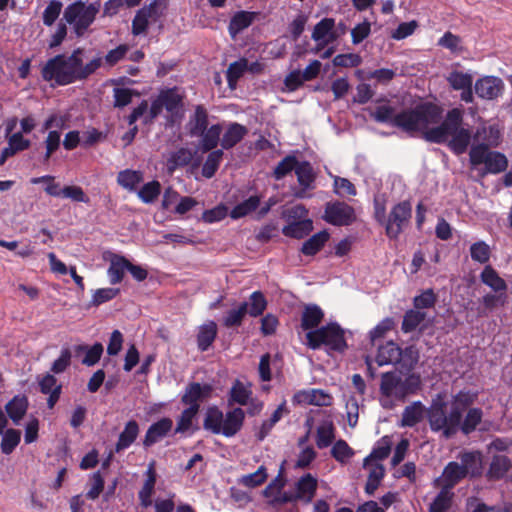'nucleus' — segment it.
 I'll list each match as a JSON object with an SVG mask.
<instances>
[{"instance_id": "f257e3e1", "label": "nucleus", "mask_w": 512, "mask_h": 512, "mask_svg": "<svg viewBox=\"0 0 512 512\" xmlns=\"http://www.w3.org/2000/svg\"><path fill=\"white\" fill-rule=\"evenodd\" d=\"M478 392L461 390L452 397L450 411L447 413V401L444 393H438L428 408V422L433 432H439L448 439L454 436L460 427L463 411L474 404Z\"/></svg>"}, {"instance_id": "f03ea898", "label": "nucleus", "mask_w": 512, "mask_h": 512, "mask_svg": "<svg viewBox=\"0 0 512 512\" xmlns=\"http://www.w3.org/2000/svg\"><path fill=\"white\" fill-rule=\"evenodd\" d=\"M462 123L463 111L453 108L447 112L441 123L429 124L420 132L426 141L437 144L446 143L454 154L461 155L467 151L472 138L470 129L463 127Z\"/></svg>"}, {"instance_id": "7ed1b4c3", "label": "nucleus", "mask_w": 512, "mask_h": 512, "mask_svg": "<svg viewBox=\"0 0 512 512\" xmlns=\"http://www.w3.org/2000/svg\"><path fill=\"white\" fill-rule=\"evenodd\" d=\"M371 116L377 122L390 123L406 132H420L429 124H437L442 119V110L434 104L424 103L414 109L395 114L393 107L381 105Z\"/></svg>"}, {"instance_id": "20e7f679", "label": "nucleus", "mask_w": 512, "mask_h": 512, "mask_svg": "<svg viewBox=\"0 0 512 512\" xmlns=\"http://www.w3.org/2000/svg\"><path fill=\"white\" fill-rule=\"evenodd\" d=\"M421 388L420 376L410 374L401 377L396 373H384L381 378V404L392 408L396 402H404L408 396L415 395Z\"/></svg>"}, {"instance_id": "39448f33", "label": "nucleus", "mask_w": 512, "mask_h": 512, "mask_svg": "<svg viewBox=\"0 0 512 512\" xmlns=\"http://www.w3.org/2000/svg\"><path fill=\"white\" fill-rule=\"evenodd\" d=\"M244 419L245 411L240 407L224 414L217 406H210L205 412L203 427L213 434L230 438L242 429Z\"/></svg>"}, {"instance_id": "423d86ee", "label": "nucleus", "mask_w": 512, "mask_h": 512, "mask_svg": "<svg viewBox=\"0 0 512 512\" xmlns=\"http://www.w3.org/2000/svg\"><path fill=\"white\" fill-rule=\"evenodd\" d=\"M78 54H82V50L77 49L70 56L57 55L49 59L41 70L43 79L54 81L57 85H67L79 80Z\"/></svg>"}, {"instance_id": "0eeeda50", "label": "nucleus", "mask_w": 512, "mask_h": 512, "mask_svg": "<svg viewBox=\"0 0 512 512\" xmlns=\"http://www.w3.org/2000/svg\"><path fill=\"white\" fill-rule=\"evenodd\" d=\"M471 170L476 171L480 178L488 174H498L506 170L508 160L498 151H492L486 145H472L469 151Z\"/></svg>"}, {"instance_id": "6e6552de", "label": "nucleus", "mask_w": 512, "mask_h": 512, "mask_svg": "<svg viewBox=\"0 0 512 512\" xmlns=\"http://www.w3.org/2000/svg\"><path fill=\"white\" fill-rule=\"evenodd\" d=\"M306 344L311 349L321 346L328 350L343 351L347 344L343 329L335 322L329 323L306 333Z\"/></svg>"}, {"instance_id": "1a4fd4ad", "label": "nucleus", "mask_w": 512, "mask_h": 512, "mask_svg": "<svg viewBox=\"0 0 512 512\" xmlns=\"http://www.w3.org/2000/svg\"><path fill=\"white\" fill-rule=\"evenodd\" d=\"M419 360V352L414 346L401 349L393 341H388L378 348L376 363L378 366L399 364L403 369L411 370Z\"/></svg>"}, {"instance_id": "9d476101", "label": "nucleus", "mask_w": 512, "mask_h": 512, "mask_svg": "<svg viewBox=\"0 0 512 512\" xmlns=\"http://www.w3.org/2000/svg\"><path fill=\"white\" fill-rule=\"evenodd\" d=\"M101 9V3L76 1L68 5L64 11L65 20L73 27L78 36H82L94 22Z\"/></svg>"}, {"instance_id": "9b49d317", "label": "nucleus", "mask_w": 512, "mask_h": 512, "mask_svg": "<svg viewBox=\"0 0 512 512\" xmlns=\"http://www.w3.org/2000/svg\"><path fill=\"white\" fill-rule=\"evenodd\" d=\"M412 214L409 201H402L394 205L385 220L384 209L376 211L378 221L385 224L386 234L391 239H396L408 226Z\"/></svg>"}, {"instance_id": "f8f14e48", "label": "nucleus", "mask_w": 512, "mask_h": 512, "mask_svg": "<svg viewBox=\"0 0 512 512\" xmlns=\"http://www.w3.org/2000/svg\"><path fill=\"white\" fill-rule=\"evenodd\" d=\"M324 219L335 226H347L355 220V212L348 204L336 202L326 206Z\"/></svg>"}, {"instance_id": "ddd939ff", "label": "nucleus", "mask_w": 512, "mask_h": 512, "mask_svg": "<svg viewBox=\"0 0 512 512\" xmlns=\"http://www.w3.org/2000/svg\"><path fill=\"white\" fill-rule=\"evenodd\" d=\"M334 28L335 20L333 18H323L314 26L311 37L317 44L314 51L315 53L325 48L327 45L333 43L337 39Z\"/></svg>"}, {"instance_id": "4468645a", "label": "nucleus", "mask_w": 512, "mask_h": 512, "mask_svg": "<svg viewBox=\"0 0 512 512\" xmlns=\"http://www.w3.org/2000/svg\"><path fill=\"white\" fill-rule=\"evenodd\" d=\"M295 174L299 183V188L294 190V196L297 198H306L310 196L308 191L314 189L315 173L310 163L303 161L296 166Z\"/></svg>"}, {"instance_id": "2eb2a0df", "label": "nucleus", "mask_w": 512, "mask_h": 512, "mask_svg": "<svg viewBox=\"0 0 512 512\" xmlns=\"http://www.w3.org/2000/svg\"><path fill=\"white\" fill-rule=\"evenodd\" d=\"M475 93L482 99L498 98L504 89L503 81L495 76H485L478 79L474 85Z\"/></svg>"}, {"instance_id": "dca6fc26", "label": "nucleus", "mask_w": 512, "mask_h": 512, "mask_svg": "<svg viewBox=\"0 0 512 512\" xmlns=\"http://www.w3.org/2000/svg\"><path fill=\"white\" fill-rule=\"evenodd\" d=\"M333 397L322 389H303L296 392L293 402L299 405L329 406Z\"/></svg>"}, {"instance_id": "f3484780", "label": "nucleus", "mask_w": 512, "mask_h": 512, "mask_svg": "<svg viewBox=\"0 0 512 512\" xmlns=\"http://www.w3.org/2000/svg\"><path fill=\"white\" fill-rule=\"evenodd\" d=\"M212 392L213 387L210 384L191 383L186 387L181 401L189 407L197 406L199 409V403L209 399Z\"/></svg>"}, {"instance_id": "a211bd4d", "label": "nucleus", "mask_w": 512, "mask_h": 512, "mask_svg": "<svg viewBox=\"0 0 512 512\" xmlns=\"http://www.w3.org/2000/svg\"><path fill=\"white\" fill-rule=\"evenodd\" d=\"M460 464L470 478L480 477L483 473V455L480 451H465L459 454Z\"/></svg>"}, {"instance_id": "6ab92c4d", "label": "nucleus", "mask_w": 512, "mask_h": 512, "mask_svg": "<svg viewBox=\"0 0 512 512\" xmlns=\"http://www.w3.org/2000/svg\"><path fill=\"white\" fill-rule=\"evenodd\" d=\"M467 477L461 464L456 461L449 462L443 469L440 477L434 480V486H444L450 490L462 479Z\"/></svg>"}, {"instance_id": "aec40b11", "label": "nucleus", "mask_w": 512, "mask_h": 512, "mask_svg": "<svg viewBox=\"0 0 512 512\" xmlns=\"http://www.w3.org/2000/svg\"><path fill=\"white\" fill-rule=\"evenodd\" d=\"M317 479L310 473L303 475L295 484L294 498L310 503L317 490Z\"/></svg>"}, {"instance_id": "412c9836", "label": "nucleus", "mask_w": 512, "mask_h": 512, "mask_svg": "<svg viewBox=\"0 0 512 512\" xmlns=\"http://www.w3.org/2000/svg\"><path fill=\"white\" fill-rule=\"evenodd\" d=\"M173 421L170 418L164 417L159 421L153 423L147 430L143 445L150 447L164 438L172 429Z\"/></svg>"}, {"instance_id": "4be33fe9", "label": "nucleus", "mask_w": 512, "mask_h": 512, "mask_svg": "<svg viewBox=\"0 0 512 512\" xmlns=\"http://www.w3.org/2000/svg\"><path fill=\"white\" fill-rule=\"evenodd\" d=\"M425 414L428 416V409L425 408L422 402L414 401L404 408L399 425L401 427H414L423 420Z\"/></svg>"}, {"instance_id": "5701e85b", "label": "nucleus", "mask_w": 512, "mask_h": 512, "mask_svg": "<svg viewBox=\"0 0 512 512\" xmlns=\"http://www.w3.org/2000/svg\"><path fill=\"white\" fill-rule=\"evenodd\" d=\"M129 260L119 254H111L109 258V267L107 269V276L110 284L115 285L120 283L128 271Z\"/></svg>"}, {"instance_id": "b1692460", "label": "nucleus", "mask_w": 512, "mask_h": 512, "mask_svg": "<svg viewBox=\"0 0 512 512\" xmlns=\"http://www.w3.org/2000/svg\"><path fill=\"white\" fill-rule=\"evenodd\" d=\"M251 387L252 384L250 382H243L242 380L236 379L230 388L228 403L230 405H247L253 394Z\"/></svg>"}, {"instance_id": "393cba45", "label": "nucleus", "mask_w": 512, "mask_h": 512, "mask_svg": "<svg viewBox=\"0 0 512 512\" xmlns=\"http://www.w3.org/2000/svg\"><path fill=\"white\" fill-rule=\"evenodd\" d=\"M512 461L504 454H495L492 457L486 478L490 481L500 480L509 472Z\"/></svg>"}, {"instance_id": "a878e982", "label": "nucleus", "mask_w": 512, "mask_h": 512, "mask_svg": "<svg viewBox=\"0 0 512 512\" xmlns=\"http://www.w3.org/2000/svg\"><path fill=\"white\" fill-rule=\"evenodd\" d=\"M38 384L40 387V391L43 394H49L47 404L49 408H53L60 397L62 389L61 385L58 384L55 376L49 373L45 374L42 377H39Z\"/></svg>"}, {"instance_id": "bb28decb", "label": "nucleus", "mask_w": 512, "mask_h": 512, "mask_svg": "<svg viewBox=\"0 0 512 512\" xmlns=\"http://www.w3.org/2000/svg\"><path fill=\"white\" fill-rule=\"evenodd\" d=\"M160 100L164 108L172 115H177L182 108L183 92L179 88H170L160 91Z\"/></svg>"}, {"instance_id": "cd10ccee", "label": "nucleus", "mask_w": 512, "mask_h": 512, "mask_svg": "<svg viewBox=\"0 0 512 512\" xmlns=\"http://www.w3.org/2000/svg\"><path fill=\"white\" fill-rule=\"evenodd\" d=\"M480 280L495 293H504L507 290V284L498 272L490 265L483 268L480 274Z\"/></svg>"}, {"instance_id": "c85d7f7f", "label": "nucleus", "mask_w": 512, "mask_h": 512, "mask_svg": "<svg viewBox=\"0 0 512 512\" xmlns=\"http://www.w3.org/2000/svg\"><path fill=\"white\" fill-rule=\"evenodd\" d=\"M156 483V471H155V463H149L146 470V480L142 489L139 492V499L141 505L143 507H149L152 504L151 496L154 491V486Z\"/></svg>"}, {"instance_id": "c756f323", "label": "nucleus", "mask_w": 512, "mask_h": 512, "mask_svg": "<svg viewBox=\"0 0 512 512\" xmlns=\"http://www.w3.org/2000/svg\"><path fill=\"white\" fill-rule=\"evenodd\" d=\"M138 434V423L135 420L128 421L119 435L118 441L115 445V451L118 453L129 448L136 440Z\"/></svg>"}, {"instance_id": "7c9ffc66", "label": "nucleus", "mask_w": 512, "mask_h": 512, "mask_svg": "<svg viewBox=\"0 0 512 512\" xmlns=\"http://www.w3.org/2000/svg\"><path fill=\"white\" fill-rule=\"evenodd\" d=\"M323 317L324 313L319 306L315 304H309L303 310L301 318V327L307 332L315 330L314 328H316L320 324Z\"/></svg>"}, {"instance_id": "2f4dec72", "label": "nucleus", "mask_w": 512, "mask_h": 512, "mask_svg": "<svg viewBox=\"0 0 512 512\" xmlns=\"http://www.w3.org/2000/svg\"><path fill=\"white\" fill-rule=\"evenodd\" d=\"M475 137L481 140L476 145H486L487 147H497L501 140V132L497 125L482 126L477 129Z\"/></svg>"}, {"instance_id": "473e14b6", "label": "nucleus", "mask_w": 512, "mask_h": 512, "mask_svg": "<svg viewBox=\"0 0 512 512\" xmlns=\"http://www.w3.org/2000/svg\"><path fill=\"white\" fill-rule=\"evenodd\" d=\"M217 336V325L210 320L199 327L197 334V345L199 350L206 351L214 342Z\"/></svg>"}, {"instance_id": "72a5a7b5", "label": "nucleus", "mask_w": 512, "mask_h": 512, "mask_svg": "<svg viewBox=\"0 0 512 512\" xmlns=\"http://www.w3.org/2000/svg\"><path fill=\"white\" fill-rule=\"evenodd\" d=\"M157 14L156 4H152L149 7H144L139 10L133 19L132 32L135 35H139L145 32L149 20L154 18Z\"/></svg>"}, {"instance_id": "f704fd0d", "label": "nucleus", "mask_w": 512, "mask_h": 512, "mask_svg": "<svg viewBox=\"0 0 512 512\" xmlns=\"http://www.w3.org/2000/svg\"><path fill=\"white\" fill-rule=\"evenodd\" d=\"M28 400L25 396H15L6 405V411L15 425H18L27 412Z\"/></svg>"}, {"instance_id": "c9c22d12", "label": "nucleus", "mask_w": 512, "mask_h": 512, "mask_svg": "<svg viewBox=\"0 0 512 512\" xmlns=\"http://www.w3.org/2000/svg\"><path fill=\"white\" fill-rule=\"evenodd\" d=\"M247 134V128L238 123H232L229 125L221 140V146L223 149H230L240 142L243 137Z\"/></svg>"}, {"instance_id": "e433bc0d", "label": "nucleus", "mask_w": 512, "mask_h": 512, "mask_svg": "<svg viewBox=\"0 0 512 512\" xmlns=\"http://www.w3.org/2000/svg\"><path fill=\"white\" fill-rule=\"evenodd\" d=\"M221 133L222 127L220 124L212 125L208 129L206 128V130L199 135L201 136L200 149L203 152H208L214 149L219 143Z\"/></svg>"}, {"instance_id": "4c0bfd02", "label": "nucleus", "mask_w": 512, "mask_h": 512, "mask_svg": "<svg viewBox=\"0 0 512 512\" xmlns=\"http://www.w3.org/2000/svg\"><path fill=\"white\" fill-rule=\"evenodd\" d=\"M142 181V172L136 170H122L117 175V183L128 191H135Z\"/></svg>"}, {"instance_id": "58836bf2", "label": "nucleus", "mask_w": 512, "mask_h": 512, "mask_svg": "<svg viewBox=\"0 0 512 512\" xmlns=\"http://www.w3.org/2000/svg\"><path fill=\"white\" fill-rule=\"evenodd\" d=\"M335 439L332 421L325 420L317 427L316 445L318 448H327Z\"/></svg>"}, {"instance_id": "ea45409f", "label": "nucleus", "mask_w": 512, "mask_h": 512, "mask_svg": "<svg viewBox=\"0 0 512 512\" xmlns=\"http://www.w3.org/2000/svg\"><path fill=\"white\" fill-rule=\"evenodd\" d=\"M439 487L441 490L430 504L429 512H447L451 506L453 491L444 486Z\"/></svg>"}, {"instance_id": "a19ab883", "label": "nucleus", "mask_w": 512, "mask_h": 512, "mask_svg": "<svg viewBox=\"0 0 512 512\" xmlns=\"http://www.w3.org/2000/svg\"><path fill=\"white\" fill-rule=\"evenodd\" d=\"M289 411L286 406V402H282L277 409L272 413L270 419L263 421L259 432H258V439L262 441L272 430L274 425L282 419V417L287 414Z\"/></svg>"}, {"instance_id": "79ce46f5", "label": "nucleus", "mask_w": 512, "mask_h": 512, "mask_svg": "<svg viewBox=\"0 0 512 512\" xmlns=\"http://www.w3.org/2000/svg\"><path fill=\"white\" fill-rule=\"evenodd\" d=\"M328 239L329 234L326 231L318 232L303 243L301 251L305 255L313 256L324 246Z\"/></svg>"}, {"instance_id": "37998d69", "label": "nucleus", "mask_w": 512, "mask_h": 512, "mask_svg": "<svg viewBox=\"0 0 512 512\" xmlns=\"http://www.w3.org/2000/svg\"><path fill=\"white\" fill-rule=\"evenodd\" d=\"M247 69L248 61L245 58H241L238 61H235L229 65L226 72V77L228 86L231 89L236 88L238 80L243 76Z\"/></svg>"}, {"instance_id": "c03bdc74", "label": "nucleus", "mask_w": 512, "mask_h": 512, "mask_svg": "<svg viewBox=\"0 0 512 512\" xmlns=\"http://www.w3.org/2000/svg\"><path fill=\"white\" fill-rule=\"evenodd\" d=\"M450 87L454 90H462L464 88H471L473 85V75L469 72L452 71L446 77Z\"/></svg>"}, {"instance_id": "a18cd8bd", "label": "nucleus", "mask_w": 512, "mask_h": 512, "mask_svg": "<svg viewBox=\"0 0 512 512\" xmlns=\"http://www.w3.org/2000/svg\"><path fill=\"white\" fill-rule=\"evenodd\" d=\"M312 228V221L305 219L290 223L282 229V232L285 236L300 239L308 235Z\"/></svg>"}, {"instance_id": "49530a36", "label": "nucleus", "mask_w": 512, "mask_h": 512, "mask_svg": "<svg viewBox=\"0 0 512 512\" xmlns=\"http://www.w3.org/2000/svg\"><path fill=\"white\" fill-rule=\"evenodd\" d=\"M103 350V345L101 343H95L91 347L86 345H78L75 347V351L77 353H85L82 363L87 366L95 365L100 360Z\"/></svg>"}, {"instance_id": "de8ad7c7", "label": "nucleus", "mask_w": 512, "mask_h": 512, "mask_svg": "<svg viewBox=\"0 0 512 512\" xmlns=\"http://www.w3.org/2000/svg\"><path fill=\"white\" fill-rule=\"evenodd\" d=\"M482 417L483 412L480 408H470L464 419L460 421L459 430H461L465 435L470 434L481 422Z\"/></svg>"}, {"instance_id": "09e8293b", "label": "nucleus", "mask_w": 512, "mask_h": 512, "mask_svg": "<svg viewBox=\"0 0 512 512\" xmlns=\"http://www.w3.org/2000/svg\"><path fill=\"white\" fill-rule=\"evenodd\" d=\"M369 470V476L366 483L365 490L368 494H372L380 484V481L384 477V467L379 462H371L366 468Z\"/></svg>"}, {"instance_id": "8fccbe9b", "label": "nucleus", "mask_w": 512, "mask_h": 512, "mask_svg": "<svg viewBox=\"0 0 512 512\" xmlns=\"http://www.w3.org/2000/svg\"><path fill=\"white\" fill-rule=\"evenodd\" d=\"M192 158L193 152L190 149L180 148L169 156L167 160L168 170L173 172L176 168L189 164Z\"/></svg>"}, {"instance_id": "3c124183", "label": "nucleus", "mask_w": 512, "mask_h": 512, "mask_svg": "<svg viewBox=\"0 0 512 512\" xmlns=\"http://www.w3.org/2000/svg\"><path fill=\"white\" fill-rule=\"evenodd\" d=\"M246 303L248 304L247 314L254 318L262 315L267 307V300L260 291L253 292Z\"/></svg>"}, {"instance_id": "603ef678", "label": "nucleus", "mask_w": 512, "mask_h": 512, "mask_svg": "<svg viewBox=\"0 0 512 512\" xmlns=\"http://www.w3.org/2000/svg\"><path fill=\"white\" fill-rule=\"evenodd\" d=\"M267 477V469L261 465L255 472L241 476L237 482L247 488H255L263 484Z\"/></svg>"}, {"instance_id": "864d4df0", "label": "nucleus", "mask_w": 512, "mask_h": 512, "mask_svg": "<svg viewBox=\"0 0 512 512\" xmlns=\"http://www.w3.org/2000/svg\"><path fill=\"white\" fill-rule=\"evenodd\" d=\"M247 307V303H241L237 307L230 309L223 317V325L229 328L240 326L247 314Z\"/></svg>"}, {"instance_id": "5fc2aeb1", "label": "nucleus", "mask_w": 512, "mask_h": 512, "mask_svg": "<svg viewBox=\"0 0 512 512\" xmlns=\"http://www.w3.org/2000/svg\"><path fill=\"white\" fill-rule=\"evenodd\" d=\"M260 204V198L259 196H250L248 199L242 201L241 203L237 204L232 211L230 212V216L233 219H239L242 218L252 211L256 210V208Z\"/></svg>"}, {"instance_id": "6e6d98bb", "label": "nucleus", "mask_w": 512, "mask_h": 512, "mask_svg": "<svg viewBox=\"0 0 512 512\" xmlns=\"http://www.w3.org/2000/svg\"><path fill=\"white\" fill-rule=\"evenodd\" d=\"M281 490L282 485L275 481L273 483H270L263 490V495L268 499V502L271 505H277L291 500V497L287 496V494L283 493Z\"/></svg>"}, {"instance_id": "4d7b16f0", "label": "nucleus", "mask_w": 512, "mask_h": 512, "mask_svg": "<svg viewBox=\"0 0 512 512\" xmlns=\"http://www.w3.org/2000/svg\"><path fill=\"white\" fill-rule=\"evenodd\" d=\"M391 450L390 441L383 438L372 450L369 456L364 459V468H367L371 462H379L388 457Z\"/></svg>"}, {"instance_id": "13d9d810", "label": "nucleus", "mask_w": 512, "mask_h": 512, "mask_svg": "<svg viewBox=\"0 0 512 512\" xmlns=\"http://www.w3.org/2000/svg\"><path fill=\"white\" fill-rule=\"evenodd\" d=\"M208 120H207V112L202 106H197L193 115V118L190 121V134L192 136H199L200 133H203L207 128Z\"/></svg>"}, {"instance_id": "bf43d9fd", "label": "nucleus", "mask_w": 512, "mask_h": 512, "mask_svg": "<svg viewBox=\"0 0 512 512\" xmlns=\"http://www.w3.org/2000/svg\"><path fill=\"white\" fill-rule=\"evenodd\" d=\"M198 407H188L182 411L181 415L177 419V425L175 433H185L189 431L193 426V421L198 413Z\"/></svg>"}, {"instance_id": "052dcab7", "label": "nucleus", "mask_w": 512, "mask_h": 512, "mask_svg": "<svg viewBox=\"0 0 512 512\" xmlns=\"http://www.w3.org/2000/svg\"><path fill=\"white\" fill-rule=\"evenodd\" d=\"M253 21V14L245 11L236 13L230 21L229 32L235 36L245 28L249 27Z\"/></svg>"}, {"instance_id": "680f3d73", "label": "nucleus", "mask_w": 512, "mask_h": 512, "mask_svg": "<svg viewBox=\"0 0 512 512\" xmlns=\"http://www.w3.org/2000/svg\"><path fill=\"white\" fill-rule=\"evenodd\" d=\"M32 184H44L45 192L52 197H62V187L59 183L55 182V177L52 175H44L40 177L31 178Z\"/></svg>"}, {"instance_id": "e2e57ef3", "label": "nucleus", "mask_w": 512, "mask_h": 512, "mask_svg": "<svg viewBox=\"0 0 512 512\" xmlns=\"http://www.w3.org/2000/svg\"><path fill=\"white\" fill-rule=\"evenodd\" d=\"M161 193V185L158 181L153 180L142 186L137 192L138 197L146 204L153 203Z\"/></svg>"}, {"instance_id": "0e129e2a", "label": "nucleus", "mask_w": 512, "mask_h": 512, "mask_svg": "<svg viewBox=\"0 0 512 512\" xmlns=\"http://www.w3.org/2000/svg\"><path fill=\"white\" fill-rule=\"evenodd\" d=\"M222 158H223V151L222 150H215V151H212L205 163L203 164V167H202V175L206 178H211L215 175L216 171L218 170L219 168V165L222 161Z\"/></svg>"}, {"instance_id": "69168bd1", "label": "nucleus", "mask_w": 512, "mask_h": 512, "mask_svg": "<svg viewBox=\"0 0 512 512\" xmlns=\"http://www.w3.org/2000/svg\"><path fill=\"white\" fill-rule=\"evenodd\" d=\"M2 436L1 451L4 454H10L18 446L21 438V433L15 429H7Z\"/></svg>"}, {"instance_id": "338daca9", "label": "nucleus", "mask_w": 512, "mask_h": 512, "mask_svg": "<svg viewBox=\"0 0 512 512\" xmlns=\"http://www.w3.org/2000/svg\"><path fill=\"white\" fill-rule=\"evenodd\" d=\"M425 313L418 310H409L405 313L402 330L406 333L414 331L425 319Z\"/></svg>"}, {"instance_id": "774afa93", "label": "nucleus", "mask_w": 512, "mask_h": 512, "mask_svg": "<svg viewBox=\"0 0 512 512\" xmlns=\"http://www.w3.org/2000/svg\"><path fill=\"white\" fill-rule=\"evenodd\" d=\"M82 54H78V78L79 80L85 79L91 74H93L98 68L101 67L103 63V59L100 56H97L91 59L87 64L83 65Z\"/></svg>"}]
</instances>
